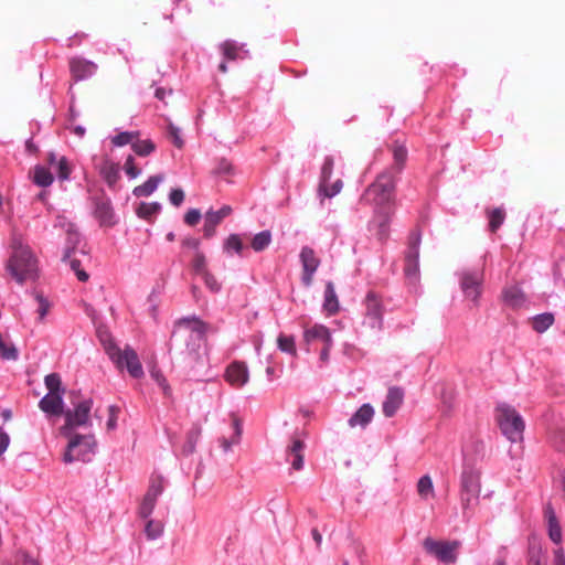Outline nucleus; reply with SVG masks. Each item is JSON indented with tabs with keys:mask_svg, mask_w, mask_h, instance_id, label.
<instances>
[{
	"mask_svg": "<svg viewBox=\"0 0 565 565\" xmlns=\"http://www.w3.org/2000/svg\"><path fill=\"white\" fill-rule=\"evenodd\" d=\"M35 299L38 301L39 319L42 321L45 318V316L47 315V312H49L50 303L41 295H36Z\"/></svg>",
	"mask_w": 565,
	"mask_h": 565,
	"instance_id": "obj_53",
	"label": "nucleus"
},
{
	"mask_svg": "<svg viewBox=\"0 0 565 565\" xmlns=\"http://www.w3.org/2000/svg\"><path fill=\"white\" fill-rule=\"evenodd\" d=\"M47 162L51 169L56 173L58 180L66 181L70 179L73 171V164L66 157L50 152L47 156Z\"/></svg>",
	"mask_w": 565,
	"mask_h": 565,
	"instance_id": "obj_19",
	"label": "nucleus"
},
{
	"mask_svg": "<svg viewBox=\"0 0 565 565\" xmlns=\"http://www.w3.org/2000/svg\"><path fill=\"white\" fill-rule=\"evenodd\" d=\"M79 264L77 260H71V267L75 271L78 280L86 281L88 279L87 273L78 268Z\"/></svg>",
	"mask_w": 565,
	"mask_h": 565,
	"instance_id": "obj_60",
	"label": "nucleus"
},
{
	"mask_svg": "<svg viewBox=\"0 0 565 565\" xmlns=\"http://www.w3.org/2000/svg\"><path fill=\"white\" fill-rule=\"evenodd\" d=\"M162 181H163V175H161V174L152 175V177L148 178V180L145 183L136 186L132 190V194L137 198L149 196L158 189L159 184Z\"/></svg>",
	"mask_w": 565,
	"mask_h": 565,
	"instance_id": "obj_28",
	"label": "nucleus"
},
{
	"mask_svg": "<svg viewBox=\"0 0 565 565\" xmlns=\"http://www.w3.org/2000/svg\"><path fill=\"white\" fill-rule=\"evenodd\" d=\"M396 179L392 172H382L363 192L360 202L374 206L375 213L388 214L395 196Z\"/></svg>",
	"mask_w": 565,
	"mask_h": 565,
	"instance_id": "obj_1",
	"label": "nucleus"
},
{
	"mask_svg": "<svg viewBox=\"0 0 565 565\" xmlns=\"http://www.w3.org/2000/svg\"><path fill=\"white\" fill-rule=\"evenodd\" d=\"M66 233L68 235V241L72 244V246H76L79 242V236L71 223L67 224Z\"/></svg>",
	"mask_w": 565,
	"mask_h": 565,
	"instance_id": "obj_59",
	"label": "nucleus"
},
{
	"mask_svg": "<svg viewBox=\"0 0 565 565\" xmlns=\"http://www.w3.org/2000/svg\"><path fill=\"white\" fill-rule=\"evenodd\" d=\"M270 242H271V233H270V231L266 230L260 233H257L253 237V239L250 242V246L255 252H262L269 246Z\"/></svg>",
	"mask_w": 565,
	"mask_h": 565,
	"instance_id": "obj_35",
	"label": "nucleus"
},
{
	"mask_svg": "<svg viewBox=\"0 0 565 565\" xmlns=\"http://www.w3.org/2000/svg\"><path fill=\"white\" fill-rule=\"evenodd\" d=\"M163 491V481L161 479L151 482L146 495L158 499Z\"/></svg>",
	"mask_w": 565,
	"mask_h": 565,
	"instance_id": "obj_52",
	"label": "nucleus"
},
{
	"mask_svg": "<svg viewBox=\"0 0 565 565\" xmlns=\"http://www.w3.org/2000/svg\"><path fill=\"white\" fill-rule=\"evenodd\" d=\"M419 233L413 232L408 239V249L405 255L404 271L409 279L414 280H417L419 274Z\"/></svg>",
	"mask_w": 565,
	"mask_h": 565,
	"instance_id": "obj_12",
	"label": "nucleus"
},
{
	"mask_svg": "<svg viewBox=\"0 0 565 565\" xmlns=\"http://www.w3.org/2000/svg\"><path fill=\"white\" fill-rule=\"evenodd\" d=\"M305 443L294 437L291 445L287 448V459L295 470H300L303 466Z\"/></svg>",
	"mask_w": 565,
	"mask_h": 565,
	"instance_id": "obj_26",
	"label": "nucleus"
},
{
	"mask_svg": "<svg viewBox=\"0 0 565 565\" xmlns=\"http://www.w3.org/2000/svg\"><path fill=\"white\" fill-rule=\"evenodd\" d=\"M374 409L370 404H363L349 419L351 427L360 426L364 428L373 418Z\"/></svg>",
	"mask_w": 565,
	"mask_h": 565,
	"instance_id": "obj_27",
	"label": "nucleus"
},
{
	"mask_svg": "<svg viewBox=\"0 0 565 565\" xmlns=\"http://www.w3.org/2000/svg\"><path fill=\"white\" fill-rule=\"evenodd\" d=\"M118 419V408L116 406L108 407V419H107V429L114 430L117 427Z\"/></svg>",
	"mask_w": 565,
	"mask_h": 565,
	"instance_id": "obj_54",
	"label": "nucleus"
},
{
	"mask_svg": "<svg viewBox=\"0 0 565 565\" xmlns=\"http://www.w3.org/2000/svg\"><path fill=\"white\" fill-rule=\"evenodd\" d=\"M505 213L501 207H497L489 213V228L492 233L497 232L502 225Z\"/></svg>",
	"mask_w": 565,
	"mask_h": 565,
	"instance_id": "obj_38",
	"label": "nucleus"
},
{
	"mask_svg": "<svg viewBox=\"0 0 565 565\" xmlns=\"http://www.w3.org/2000/svg\"><path fill=\"white\" fill-rule=\"evenodd\" d=\"M526 565H547L546 551L535 537L529 541Z\"/></svg>",
	"mask_w": 565,
	"mask_h": 565,
	"instance_id": "obj_25",
	"label": "nucleus"
},
{
	"mask_svg": "<svg viewBox=\"0 0 565 565\" xmlns=\"http://www.w3.org/2000/svg\"><path fill=\"white\" fill-rule=\"evenodd\" d=\"M161 210V204L158 202H141L137 209L136 213L140 218L150 220L152 216H156Z\"/></svg>",
	"mask_w": 565,
	"mask_h": 565,
	"instance_id": "obj_32",
	"label": "nucleus"
},
{
	"mask_svg": "<svg viewBox=\"0 0 565 565\" xmlns=\"http://www.w3.org/2000/svg\"><path fill=\"white\" fill-rule=\"evenodd\" d=\"M404 399V392L402 388L393 386L388 388L385 401L383 402V414L386 417H392L396 414L397 409L402 406Z\"/></svg>",
	"mask_w": 565,
	"mask_h": 565,
	"instance_id": "obj_21",
	"label": "nucleus"
},
{
	"mask_svg": "<svg viewBox=\"0 0 565 565\" xmlns=\"http://www.w3.org/2000/svg\"><path fill=\"white\" fill-rule=\"evenodd\" d=\"M170 94H171L170 90H167L162 87H159L156 89V97L159 99H164L167 97V95H170Z\"/></svg>",
	"mask_w": 565,
	"mask_h": 565,
	"instance_id": "obj_64",
	"label": "nucleus"
},
{
	"mask_svg": "<svg viewBox=\"0 0 565 565\" xmlns=\"http://www.w3.org/2000/svg\"><path fill=\"white\" fill-rule=\"evenodd\" d=\"M483 282V270L472 269L465 270L460 276V286L466 298L477 302L481 295V286Z\"/></svg>",
	"mask_w": 565,
	"mask_h": 565,
	"instance_id": "obj_13",
	"label": "nucleus"
},
{
	"mask_svg": "<svg viewBox=\"0 0 565 565\" xmlns=\"http://www.w3.org/2000/svg\"><path fill=\"white\" fill-rule=\"evenodd\" d=\"M222 51L227 60H235L238 57L239 47L233 42H225L222 44Z\"/></svg>",
	"mask_w": 565,
	"mask_h": 565,
	"instance_id": "obj_47",
	"label": "nucleus"
},
{
	"mask_svg": "<svg viewBox=\"0 0 565 565\" xmlns=\"http://www.w3.org/2000/svg\"><path fill=\"white\" fill-rule=\"evenodd\" d=\"M364 324L371 329H381L383 324V306L380 297L374 291H369L365 300Z\"/></svg>",
	"mask_w": 565,
	"mask_h": 565,
	"instance_id": "obj_14",
	"label": "nucleus"
},
{
	"mask_svg": "<svg viewBox=\"0 0 565 565\" xmlns=\"http://www.w3.org/2000/svg\"><path fill=\"white\" fill-rule=\"evenodd\" d=\"M303 340L308 345L313 343L328 344L332 342L330 330L323 324H313L312 327L306 328L303 332Z\"/></svg>",
	"mask_w": 565,
	"mask_h": 565,
	"instance_id": "obj_20",
	"label": "nucleus"
},
{
	"mask_svg": "<svg viewBox=\"0 0 565 565\" xmlns=\"http://www.w3.org/2000/svg\"><path fill=\"white\" fill-rule=\"evenodd\" d=\"M333 169V159L332 158H326L322 169H321V182H329L331 179Z\"/></svg>",
	"mask_w": 565,
	"mask_h": 565,
	"instance_id": "obj_50",
	"label": "nucleus"
},
{
	"mask_svg": "<svg viewBox=\"0 0 565 565\" xmlns=\"http://www.w3.org/2000/svg\"><path fill=\"white\" fill-rule=\"evenodd\" d=\"M138 137H140L139 131H120L115 136L109 137V140L114 147H124L126 145H130L132 147L135 139Z\"/></svg>",
	"mask_w": 565,
	"mask_h": 565,
	"instance_id": "obj_33",
	"label": "nucleus"
},
{
	"mask_svg": "<svg viewBox=\"0 0 565 565\" xmlns=\"http://www.w3.org/2000/svg\"><path fill=\"white\" fill-rule=\"evenodd\" d=\"M214 173L223 175L225 181L230 182V178L233 174V166L226 159H221L217 163L216 170L214 169Z\"/></svg>",
	"mask_w": 565,
	"mask_h": 565,
	"instance_id": "obj_45",
	"label": "nucleus"
},
{
	"mask_svg": "<svg viewBox=\"0 0 565 565\" xmlns=\"http://www.w3.org/2000/svg\"><path fill=\"white\" fill-rule=\"evenodd\" d=\"M233 210L230 205L222 206L218 211L214 212V226L221 223L225 217L232 214Z\"/></svg>",
	"mask_w": 565,
	"mask_h": 565,
	"instance_id": "obj_57",
	"label": "nucleus"
},
{
	"mask_svg": "<svg viewBox=\"0 0 565 565\" xmlns=\"http://www.w3.org/2000/svg\"><path fill=\"white\" fill-rule=\"evenodd\" d=\"M280 351L296 355L295 338L292 335L280 334L277 339Z\"/></svg>",
	"mask_w": 565,
	"mask_h": 565,
	"instance_id": "obj_39",
	"label": "nucleus"
},
{
	"mask_svg": "<svg viewBox=\"0 0 565 565\" xmlns=\"http://www.w3.org/2000/svg\"><path fill=\"white\" fill-rule=\"evenodd\" d=\"M70 68L76 81H83L93 76L97 71V65L82 57H74L70 62Z\"/></svg>",
	"mask_w": 565,
	"mask_h": 565,
	"instance_id": "obj_18",
	"label": "nucleus"
},
{
	"mask_svg": "<svg viewBox=\"0 0 565 565\" xmlns=\"http://www.w3.org/2000/svg\"><path fill=\"white\" fill-rule=\"evenodd\" d=\"M100 341L109 359L118 369H127L129 374L135 379L143 376L142 365L134 349L126 347L124 350H120V348L108 335L100 334Z\"/></svg>",
	"mask_w": 565,
	"mask_h": 565,
	"instance_id": "obj_3",
	"label": "nucleus"
},
{
	"mask_svg": "<svg viewBox=\"0 0 565 565\" xmlns=\"http://www.w3.org/2000/svg\"><path fill=\"white\" fill-rule=\"evenodd\" d=\"M544 514H545V518H546L547 522H550V521L554 522L555 520H557L555 511H554V509H553L551 503H547L545 505Z\"/></svg>",
	"mask_w": 565,
	"mask_h": 565,
	"instance_id": "obj_62",
	"label": "nucleus"
},
{
	"mask_svg": "<svg viewBox=\"0 0 565 565\" xmlns=\"http://www.w3.org/2000/svg\"><path fill=\"white\" fill-rule=\"evenodd\" d=\"M391 150L393 153V164L384 172H392L396 179L405 167L407 160V149L405 146L398 142H394L391 147Z\"/></svg>",
	"mask_w": 565,
	"mask_h": 565,
	"instance_id": "obj_24",
	"label": "nucleus"
},
{
	"mask_svg": "<svg viewBox=\"0 0 565 565\" xmlns=\"http://www.w3.org/2000/svg\"><path fill=\"white\" fill-rule=\"evenodd\" d=\"M124 170L129 179H136L141 174V169L135 166V158L131 154L127 157Z\"/></svg>",
	"mask_w": 565,
	"mask_h": 565,
	"instance_id": "obj_44",
	"label": "nucleus"
},
{
	"mask_svg": "<svg viewBox=\"0 0 565 565\" xmlns=\"http://www.w3.org/2000/svg\"><path fill=\"white\" fill-rule=\"evenodd\" d=\"M242 436V420L239 417L232 413L230 415V426L227 430H223L218 437L220 447L226 454L232 449V446L237 445Z\"/></svg>",
	"mask_w": 565,
	"mask_h": 565,
	"instance_id": "obj_15",
	"label": "nucleus"
},
{
	"mask_svg": "<svg viewBox=\"0 0 565 565\" xmlns=\"http://www.w3.org/2000/svg\"><path fill=\"white\" fill-rule=\"evenodd\" d=\"M323 310L328 315H335L339 311V300L335 294L334 285L328 281L324 290Z\"/></svg>",
	"mask_w": 565,
	"mask_h": 565,
	"instance_id": "obj_29",
	"label": "nucleus"
},
{
	"mask_svg": "<svg viewBox=\"0 0 565 565\" xmlns=\"http://www.w3.org/2000/svg\"><path fill=\"white\" fill-rule=\"evenodd\" d=\"M300 260L302 264L301 280L306 287H309L313 281V275L320 265V259L312 248L306 246L300 252Z\"/></svg>",
	"mask_w": 565,
	"mask_h": 565,
	"instance_id": "obj_16",
	"label": "nucleus"
},
{
	"mask_svg": "<svg viewBox=\"0 0 565 565\" xmlns=\"http://www.w3.org/2000/svg\"><path fill=\"white\" fill-rule=\"evenodd\" d=\"M47 393L40 399L39 407L47 416H60L64 414V393L62 381L58 374L51 373L44 379Z\"/></svg>",
	"mask_w": 565,
	"mask_h": 565,
	"instance_id": "obj_5",
	"label": "nucleus"
},
{
	"mask_svg": "<svg viewBox=\"0 0 565 565\" xmlns=\"http://www.w3.org/2000/svg\"><path fill=\"white\" fill-rule=\"evenodd\" d=\"M183 247L193 252L191 265L196 277H200L206 285L211 287L209 278V263L205 255L200 249V241L195 237H186L182 241Z\"/></svg>",
	"mask_w": 565,
	"mask_h": 565,
	"instance_id": "obj_11",
	"label": "nucleus"
},
{
	"mask_svg": "<svg viewBox=\"0 0 565 565\" xmlns=\"http://www.w3.org/2000/svg\"><path fill=\"white\" fill-rule=\"evenodd\" d=\"M342 181L339 179L332 183H324V182H320V192H323V195L326 198H332L334 195H337L338 193H340L341 189H342Z\"/></svg>",
	"mask_w": 565,
	"mask_h": 565,
	"instance_id": "obj_40",
	"label": "nucleus"
},
{
	"mask_svg": "<svg viewBox=\"0 0 565 565\" xmlns=\"http://www.w3.org/2000/svg\"><path fill=\"white\" fill-rule=\"evenodd\" d=\"M184 191L182 189H172L169 193V201L172 205L179 207L184 202Z\"/></svg>",
	"mask_w": 565,
	"mask_h": 565,
	"instance_id": "obj_49",
	"label": "nucleus"
},
{
	"mask_svg": "<svg viewBox=\"0 0 565 565\" xmlns=\"http://www.w3.org/2000/svg\"><path fill=\"white\" fill-rule=\"evenodd\" d=\"M223 248L225 252H231L233 249L236 253H241L243 250V242L237 234H232L226 238Z\"/></svg>",
	"mask_w": 565,
	"mask_h": 565,
	"instance_id": "obj_42",
	"label": "nucleus"
},
{
	"mask_svg": "<svg viewBox=\"0 0 565 565\" xmlns=\"http://www.w3.org/2000/svg\"><path fill=\"white\" fill-rule=\"evenodd\" d=\"M32 179L36 185L42 188L50 186L54 181L53 173L43 166H36L34 168Z\"/></svg>",
	"mask_w": 565,
	"mask_h": 565,
	"instance_id": "obj_31",
	"label": "nucleus"
},
{
	"mask_svg": "<svg viewBox=\"0 0 565 565\" xmlns=\"http://www.w3.org/2000/svg\"><path fill=\"white\" fill-rule=\"evenodd\" d=\"M460 545L459 541H436L431 537H426L423 542L425 551L444 564L456 563Z\"/></svg>",
	"mask_w": 565,
	"mask_h": 565,
	"instance_id": "obj_8",
	"label": "nucleus"
},
{
	"mask_svg": "<svg viewBox=\"0 0 565 565\" xmlns=\"http://www.w3.org/2000/svg\"><path fill=\"white\" fill-rule=\"evenodd\" d=\"M9 443H10V438H9L8 434L1 429L0 430V455H2L7 450Z\"/></svg>",
	"mask_w": 565,
	"mask_h": 565,
	"instance_id": "obj_61",
	"label": "nucleus"
},
{
	"mask_svg": "<svg viewBox=\"0 0 565 565\" xmlns=\"http://www.w3.org/2000/svg\"><path fill=\"white\" fill-rule=\"evenodd\" d=\"M554 320L553 313L544 312L533 317L530 323L534 331L543 333L554 323Z\"/></svg>",
	"mask_w": 565,
	"mask_h": 565,
	"instance_id": "obj_30",
	"label": "nucleus"
},
{
	"mask_svg": "<svg viewBox=\"0 0 565 565\" xmlns=\"http://www.w3.org/2000/svg\"><path fill=\"white\" fill-rule=\"evenodd\" d=\"M548 525V536L552 542H554L556 545L561 546L563 534L562 529L559 526V523L557 520L554 522L550 521L547 522Z\"/></svg>",
	"mask_w": 565,
	"mask_h": 565,
	"instance_id": "obj_43",
	"label": "nucleus"
},
{
	"mask_svg": "<svg viewBox=\"0 0 565 565\" xmlns=\"http://www.w3.org/2000/svg\"><path fill=\"white\" fill-rule=\"evenodd\" d=\"M11 247L12 256L8 263L11 276L20 284L33 279L36 276L38 262L30 247L20 237L12 238Z\"/></svg>",
	"mask_w": 565,
	"mask_h": 565,
	"instance_id": "obj_2",
	"label": "nucleus"
},
{
	"mask_svg": "<svg viewBox=\"0 0 565 565\" xmlns=\"http://www.w3.org/2000/svg\"><path fill=\"white\" fill-rule=\"evenodd\" d=\"M553 445L558 451L565 452V431L564 430H559L554 434Z\"/></svg>",
	"mask_w": 565,
	"mask_h": 565,
	"instance_id": "obj_56",
	"label": "nucleus"
},
{
	"mask_svg": "<svg viewBox=\"0 0 565 565\" xmlns=\"http://www.w3.org/2000/svg\"><path fill=\"white\" fill-rule=\"evenodd\" d=\"M93 401L85 398L64 413L65 424L61 427V434L65 437H71L73 430L78 427L90 425V411Z\"/></svg>",
	"mask_w": 565,
	"mask_h": 565,
	"instance_id": "obj_7",
	"label": "nucleus"
},
{
	"mask_svg": "<svg viewBox=\"0 0 565 565\" xmlns=\"http://www.w3.org/2000/svg\"><path fill=\"white\" fill-rule=\"evenodd\" d=\"M168 132L174 146L181 148L183 146V139L181 137L180 129L174 125L170 124L168 127Z\"/></svg>",
	"mask_w": 565,
	"mask_h": 565,
	"instance_id": "obj_51",
	"label": "nucleus"
},
{
	"mask_svg": "<svg viewBox=\"0 0 565 565\" xmlns=\"http://www.w3.org/2000/svg\"><path fill=\"white\" fill-rule=\"evenodd\" d=\"M332 347V342H329L328 344H322V349H321V352H320V360L326 363L328 362L329 360V352H330V349Z\"/></svg>",
	"mask_w": 565,
	"mask_h": 565,
	"instance_id": "obj_63",
	"label": "nucleus"
},
{
	"mask_svg": "<svg viewBox=\"0 0 565 565\" xmlns=\"http://www.w3.org/2000/svg\"><path fill=\"white\" fill-rule=\"evenodd\" d=\"M502 299L503 302L512 309L522 308L526 303L525 294L516 285L505 287L502 291Z\"/></svg>",
	"mask_w": 565,
	"mask_h": 565,
	"instance_id": "obj_23",
	"label": "nucleus"
},
{
	"mask_svg": "<svg viewBox=\"0 0 565 565\" xmlns=\"http://www.w3.org/2000/svg\"><path fill=\"white\" fill-rule=\"evenodd\" d=\"M417 492L422 499L426 500L434 497V484L429 476H423L417 482Z\"/></svg>",
	"mask_w": 565,
	"mask_h": 565,
	"instance_id": "obj_36",
	"label": "nucleus"
},
{
	"mask_svg": "<svg viewBox=\"0 0 565 565\" xmlns=\"http://www.w3.org/2000/svg\"><path fill=\"white\" fill-rule=\"evenodd\" d=\"M380 215H381V221H380L379 231L376 233V236H377L379 241L385 242L388 237V226H387V222H388L387 215L388 214H380Z\"/></svg>",
	"mask_w": 565,
	"mask_h": 565,
	"instance_id": "obj_48",
	"label": "nucleus"
},
{
	"mask_svg": "<svg viewBox=\"0 0 565 565\" xmlns=\"http://www.w3.org/2000/svg\"><path fill=\"white\" fill-rule=\"evenodd\" d=\"M157 500L158 499L145 495L139 511L142 518L147 519L153 512Z\"/></svg>",
	"mask_w": 565,
	"mask_h": 565,
	"instance_id": "obj_46",
	"label": "nucleus"
},
{
	"mask_svg": "<svg viewBox=\"0 0 565 565\" xmlns=\"http://www.w3.org/2000/svg\"><path fill=\"white\" fill-rule=\"evenodd\" d=\"M205 327L196 319L180 320L172 333L174 338L190 340L193 347L200 348L204 342ZM195 351V348L191 349Z\"/></svg>",
	"mask_w": 565,
	"mask_h": 565,
	"instance_id": "obj_10",
	"label": "nucleus"
},
{
	"mask_svg": "<svg viewBox=\"0 0 565 565\" xmlns=\"http://www.w3.org/2000/svg\"><path fill=\"white\" fill-rule=\"evenodd\" d=\"M200 220L201 213L196 209L189 210L184 216V222L191 226L196 225L200 222Z\"/></svg>",
	"mask_w": 565,
	"mask_h": 565,
	"instance_id": "obj_55",
	"label": "nucleus"
},
{
	"mask_svg": "<svg viewBox=\"0 0 565 565\" xmlns=\"http://www.w3.org/2000/svg\"><path fill=\"white\" fill-rule=\"evenodd\" d=\"M145 532L149 540H156L161 536L163 525L159 521L149 520L146 524Z\"/></svg>",
	"mask_w": 565,
	"mask_h": 565,
	"instance_id": "obj_41",
	"label": "nucleus"
},
{
	"mask_svg": "<svg viewBox=\"0 0 565 565\" xmlns=\"http://www.w3.org/2000/svg\"><path fill=\"white\" fill-rule=\"evenodd\" d=\"M67 448L63 455L65 463L74 461L88 462L96 452V441L93 435H71Z\"/></svg>",
	"mask_w": 565,
	"mask_h": 565,
	"instance_id": "obj_6",
	"label": "nucleus"
},
{
	"mask_svg": "<svg viewBox=\"0 0 565 565\" xmlns=\"http://www.w3.org/2000/svg\"><path fill=\"white\" fill-rule=\"evenodd\" d=\"M99 174L103 179L109 184L114 185L120 175V167L118 163L114 162L110 158L105 156L102 159V162L96 166Z\"/></svg>",
	"mask_w": 565,
	"mask_h": 565,
	"instance_id": "obj_22",
	"label": "nucleus"
},
{
	"mask_svg": "<svg viewBox=\"0 0 565 565\" xmlns=\"http://www.w3.org/2000/svg\"><path fill=\"white\" fill-rule=\"evenodd\" d=\"M553 565H565V552L562 546L553 550Z\"/></svg>",
	"mask_w": 565,
	"mask_h": 565,
	"instance_id": "obj_58",
	"label": "nucleus"
},
{
	"mask_svg": "<svg viewBox=\"0 0 565 565\" xmlns=\"http://www.w3.org/2000/svg\"><path fill=\"white\" fill-rule=\"evenodd\" d=\"M481 475L473 469L463 470L461 475V504L463 510L475 505L479 500Z\"/></svg>",
	"mask_w": 565,
	"mask_h": 565,
	"instance_id": "obj_9",
	"label": "nucleus"
},
{
	"mask_svg": "<svg viewBox=\"0 0 565 565\" xmlns=\"http://www.w3.org/2000/svg\"><path fill=\"white\" fill-rule=\"evenodd\" d=\"M495 422L501 433L511 441L519 443L523 439L525 423L519 412L508 405L499 404L494 411Z\"/></svg>",
	"mask_w": 565,
	"mask_h": 565,
	"instance_id": "obj_4",
	"label": "nucleus"
},
{
	"mask_svg": "<svg viewBox=\"0 0 565 565\" xmlns=\"http://www.w3.org/2000/svg\"><path fill=\"white\" fill-rule=\"evenodd\" d=\"M225 381L235 388L243 387L249 380L248 367L245 362L234 361L224 372Z\"/></svg>",
	"mask_w": 565,
	"mask_h": 565,
	"instance_id": "obj_17",
	"label": "nucleus"
},
{
	"mask_svg": "<svg viewBox=\"0 0 565 565\" xmlns=\"http://www.w3.org/2000/svg\"><path fill=\"white\" fill-rule=\"evenodd\" d=\"M151 379L157 383V385L163 391L166 395H170L171 388L168 384L167 379L164 377L163 373L160 369H158L156 365L151 366L150 371Z\"/></svg>",
	"mask_w": 565,
	"mask_h": 565,
	"instance_id": "obj_37",
	"label": "nucleus"
},
{
	"mask_svg": "<svg viewBox=\"0 0 565 565\" xmlns=\"http://www.w3.org/2000/svg\"><path fill=\"white\" fill-rule=\"evenodd\" d=\"M132 150L140 157H147L156 150V145L150 139L136 138L132 143Z\"/></svg>",
	"mask_w": 565,
	"mask_h": 565,
	"instance_id": "obj_34",
	"label": "nucleus"
}]
</instances>
